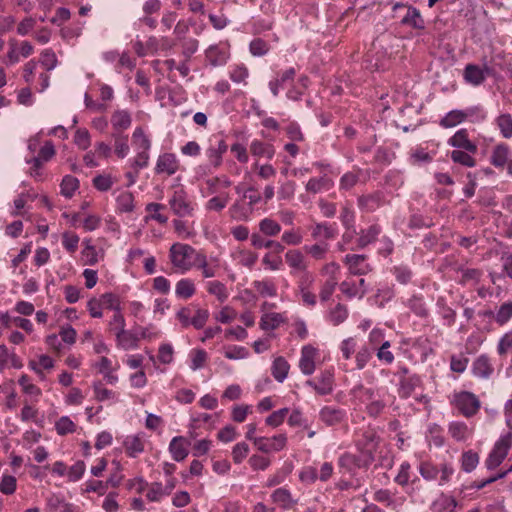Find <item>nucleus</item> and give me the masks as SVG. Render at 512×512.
Here are the masks:
<instances>
[{"instance_id":"1","label":"nucleus","mask_w":512,"mask_h":512,"mask_svg":"<svg viewBox=\"0 0 512 512\" xmlns=\"http://www.w3.org/2000/svg\"><path fill=\"white\" fill-rule=\"evenodd\" d=\"M196 254H200V252L183 243H174L169 249L171 264L182 273L189 271L194 266Z\"/></svg>"},{"instance_id":"2","label":"nucleus","mask_w":512,"mask_h":512,"mask_svg":"<svg viewBox=\"0 0 512 512\" xmlns=\"http://www.w3.org/2000/svg\"><path fill=\"white\" fill-rule=\"evenodd\" d=\"M33 53L34 47L30 42L10 38L8 41L7 52L2 59V62L7 67L13 66L19 63L22 57L28 58Z\"/></svg>"},{"instance_id":"3","label":"nucleus","mask_w":512,"mask_h":512,"mask_svg":"<svg viewBox=\"0 0 512 512\" xmlns=\"http://www.w3.org/2000/svg\"><path fill=\"white\" fill-rule=\"evenodd\" d=\"M243 198L248 200L247 208L243 204H241L239 201H236L230 207V210H229L231 216L237 220L248 219L254 209V206L256 204H258L261 200L260 194L252 186L248 187L246 190H244Z\"/></svg>"},{"instance_id":"4","label":"nucleus","mask_w":512,"mask_h":512,"mask_svg":"<svg viewBox=\"0 0 512 512\" xmlns=\"http://www.w3.org/2000/svg\"><path fill=\"white\" fill-rule=\"evenodd\" d=\"M379 445V437L373 429H367L362 432L360 438L356 441V446L364 457V463L371 464L374 460V453Z\"/></svg>"},{"instance_id":"5","label":"nucleus","mask_w":512,"mask_h":512,"mask_svg":"<svg viewBox=\"0 0 512 512\" xmlns=\"http://www.w3.org/2000/svg\"><path fill=\"white\" fill-rule=\"evenodd\" d=\"M315 276L306 270L300 273L297 280V290L304 305L314 307L317 304L316 294L313 292Z\"/></svg>"},{"instance_id":"6","label":"nucleus","mask_w":512,"mask_h":512,"mask_svg":"<svg viewBox=\"0 0 512 512\" xmlns=\"http://www.w3.org/2000/svg\"><path fill=\"white\" fill-rule=\"evenodd\" d=\"M169 207L174 215L183 218L193 215L194 208L188 199L186 191L180 187L173 191L168 200Z\"/></svg>"},{"instance_id":"7","label":"nucleus","mask_w":512,"mask_h":512,"mask_svg":"<svg viewBox=\"0 0 512 512\" xmlns=\"http://www.w3.org/2000/svg\"><path fill=\"white\" fill-rule=\"evenodd\" d=\"M512 445V432H508L501 436L495 443L493 450L490 452L486 459V467L489 470L498 467L508 454V451Z\"/></svg>"},{"instance_id":"8","label":"nucleus","mask_w":512,"mask_h":512,"mask_svg":"<svg viewBox=\"0 0 512 512\" xmlns=\"http://www.w3.org/2000/svg\"><path fill=\"white\" fill-rule=\"evenodd\" d=\"M287 437L285 434H278L273 437H259L254 439L255 447L263 453H273L285 448Z\"/></svg>"},{"instance_id":"9","label":"nucleus","mask_w":512,"mask_h":512,"mask_svg":"<svg viewBox=\"0 0 512 512\" xmlns=\"http://www.w3.org/2000/svg\"><path fill=\"white\" fill-rule=\"evenodd\" d=\"M455 405L466 417L476 414L480 408L479 400L470 392H461L457 394L455 396Z\"/></svg>"},{"instance_id":"10","label":"nucleus","mask_w":512,"mask_h":512,"mask_svg":"<svg viewBox=\"0 0 512 512\" xmlns=\"http://www.w3.org/2000/svg\"><path fill=\"white\" fill-rule=\"evenodd\" d=\"M193 267L200 269L204 278H212L216 276L220 268V262L217 257H211L208 260L206 255L200 252V254H196Z\"/></svg>"},{"instance_id":"11","label":"nucleus","mask_w":512,"mask_h":512,"mask_svg":"<svg viewBox=\"0 0 512 512\" xmlns=\"http://www.w3.org/2000/svg\"><path fill=\"white\" fill-rule=\"evenodd\" d=\"M318 356V350L312 345H305L301 350V357L299 360V368L305 375H311L315 371V360Z\"/></svg>"},{"instance_id":"12","label":"nucleus","mask_w":512,"mask_h":512,"mask_svg":"<svg viewBox=\"0 0 512 512\" xmlns=\"http://www.w3.org/2000/svg\"><path fill=\"white\" fill-rule=\"evenodd\" d=\"M398 9H406V14L401 19V23L403 25L412 27L414 29H419V30L424 29V27H425L424 19L422 18L419 10H417L416 8H414L412 6L406 7L405 5L399 4V3L395 4V6H394V10H398Z\"/></svg>"},{"instance_id":"13","label":"nucleus","mask_w":512,"mask_h":512,"mask_svg":"<svg viewBox=\"0 0 512 512\" xmlns=\"http://www.w3.org/2000/svg\"><path fill=\"white\" fill-rule=\"evenodd\" d=\"M448 144L457 148L456 150H465L472 154H475L478 150L477 145L469 139L468 131L466 129L458 130L448 139Z\"/></svg>"},{"instance_id":"14","label":"nucleus","mask_w":512,"mask_h":512,"mask_svg":"<svg viewBox=\"0 0 512 512\" xmlns=\"http://www.w3.org/2000/svg\"><path fill=\"white\" fill-rule=\"evenodd\" d=\"M179 168V162L172 153H164L157 159L155 171L157 174H166L171 176L176 173Z\"/></svg>"},{"instance_id":"15","label":"nucleus","mask_w":512,"mask_h":512,"mask_svg":"<svg viewBox=\"0 0 512 512\" xmlns=\"http://www.w3.org/2000/svg\"><path fill=\"white\" fill-rule=\"evenodd\" d=\"M366 257L358 254H348L345 256V263L353 275H365L372 270L370 264L365 263Z\"/></svg>"},{"instance_id":"16","label":"nucleus","mask_w":512,"mask_h":512,"mask_svg":"<svg viewBox=\"0 0 512 512\" xmlns=\"http://www.w3.org/2000/svg\"><path fill=\"white\" fill-rule=\"evenodd\" d=\"M319 417L327 426H334L340 424L345 419L346 412L333 406H324L320 410Z\"/></svg>"},{"instance_id":"17","label":"nucleus","mask_w":512,"mask_h":512,"mask_svg":"<svg viewBox=\"0 0 512 512\" xmlns=\"http://www.w3.org/2000/svg\"><path fill=\"white\" fill-rule=\"evenodd\" d=\"M306 384L315 389L319 395H328L333 390V374L324 371L320 374L317 381L308 380Z\"/></svg>"},{"instance_id":"18","label":"nucleus","mask_w":512,"mask_h":512,"mask_svg":"<svg viewBox=\"0 0 512 512\" xmlns=\"http://www.w3.org/2000/svg\"><path fill=\"white\" fill-rule=\"evenodd\" d=\"M190 441L183 436L174 437L169 444V451L172 458L177 461H183L189 454L188 446Z\"/></svg>"},{"instance_id":"19","label":"nucleus","mask_w":512,"mask_h":512,"mask_svg":"<svg viewBox=\"0 0 512 512\" xmlns=\"http://www.w3.org/2000/svg\"><path fill=\"white\" fill-rule=\"evenodd\" d=\"M285 261L294 271L301 273L307 270V261L300 250H288L285 254Z\"/></svg>"},{"instance_id":"20","label":"nucleus","mask_w":512,"mask_h":512,"mask_svg":"<svg viewBox=\"0 0 512 512\" xmlns=\"http://www.w3.org/2000/svg\"><path fill=\"white\" fill-rule=\"evenodd\" d=\"M132 123V117L127 110H116L111 116L113 129L119 134L127 130Z\"/></svg>"},{"instance_id":"21","label":"nucleus","mask_w":512,"mask_h":512,"mask_svg":"<svg viewBox=\"0 0 512 512\" xmlns=\"http://www.w3.org/2000/svg\"><path fill=\"white\" fill-rule=\"evenodd\" d=\"M296 71L294 68H289L282 73H278L277 77L269 82V88L274 96H278L279 91L283 86L294 80Z\"/></svg>"},{"instance_id":"22","label":"nucleus","mask_w":512,"mask_h":512,"mask_svg":"<svg viewBox=\"0 0 512 512\" xmlns=\"http://www.w3.org/2000/svg\"><path fill=\"white\" fill-rule=\"evenodd\" d=\"M272 501L278 504L282 509H291L297 504V500L292 497L291 492L285 488L276 489L271 495Z\"/></svg>"},{"instance_id":"23","label":"nucleus","mask_w":512,"mask_h":512,"mask_svg":"<svg viewBox=\"0 0 512 512\" xmlns=\"http://www.w3.org/2000/svg\"><path fill=\"white\" fill-rule=\"evenodd\" d=\"M250 152L253 156L265 157L266 159L271 160L275 155V148L272 144L254 140L250 144Z\"/></svg>"},{"instance_id":"24","label":"nucleus","mask_w":512,"mask_h":512,"mask_svg":"<svg viewBox=\"0 0 512 512\" xmlns=\"http://www.w3.org/2000/svg\"><path fill=\"white\" fill-rule=\"evenodd\" d=\"M124 447L126 453L135 458L144 451V441L139 435H130L124 440Z\"/></svg>"},{"instance_id":"25","label":"nucleus","mask_w":512,"mask_h":512,"mask_svg":"<svg viewBox=\"0 0 512 512\" xmlns=\"http://www.w3.org/2000/svg\"><path fill=\"white\" fill-rule=\"evenodd\" d=\"M195 292V283L189 278H183L175 285V295L180 299H189L195 294Z\"/></svg>"},{"instance_id":"26","label":"nucleus","mask_w":512,"mask_h":512,"mask_svg":"<svg viewBox=\"0 0 512 512\" xmlns=\"http://www.w3.org/2000/svg\"><path fill=\"white\" fill-rule=\"evenodd\" d=\"M464 79L472 85H480L485 80L484 69L478 65L468 64L464 70Z\"/></svg>"},{"instance_id":"27","label":"nucleus","mask_w":512,"mask_h":512,"mask_svg":"<svg viewBox=\"0 0 512 512\" xmlns=\"http://www.w3.org/2000/svg\"><path fill=\"white\" fill-rule=\"evenodd\" d=\"M284 322H286V317L283 313L272 312L261 317L260 326L263 330H274Z\"/></svg>"},{"instance_id":"28","label":"nucleus","mask_w":512,"mask_h":512,"mask_svg":"<svg viewBox=\"0 0 512 512\" xmlns=\"http://www.w3.org/2000/svg\"><path fill=\"white\" fill-rule=\"evenodd\" d=\"M474 375L481 378H489L493 373V367L487 356L478 357L473 363Z\"/></svg>"},{"instance_id":"29","label":"nucleus","mask_w":512,"mask_h":512,"mask_svg":"<svg viewBox=\"0 0 512 512\" xmlns=\"http://www.w3.org/2000/svg\"><path fill=\"white\" fill-rule=\"evenodd\" d=\"M509 147L506 144H498L494 147L490 162L497 168H502L508 163Z\"/></svg>"},{"instance_id":"30","label":"nucleus","mask_w":512,"mask_h":512,"mask_svg":"<svg viewBox=\"0 0 512 512\" xmlns=\"http://www.w3.org/2000/svg\"><path fill=\"white\" fill-rule=\"evenodd\" d=\"M229 200L230 196L227 192L215 195L205 203V210L207 212H221L226 208Z\"/></svg>"},{"instance_id":"31","label":"nucleus","mask_w":512,"mask_h":512,"mask_svg":"<svg viewBox=\"0 0 512 512\" xmlns=\"http://www.w3.org/2000/svg\"><path fill=\"white\" fill-rule=\"evenodd\" d=\"M290 365L284 357H277L273 361L271 372L278 382H283L288 375Z\"/></svg>"},{"instance_id":"32","label":"nucleus","mask_w":512,"mask_h":512,"mask_svg":"<svg viewBox=\"0 0 512 512\" xmlns=\"http://www.w3.org/2000/svg\"><path fill=\"white\" fill-rule=\"evenodd\" d=\"M332 186V181L326 177H320V178H311L306 183L305 189L309 193H320L324 190H329Z\"/></svg>"},{"instance_id":"33","label":"nucleus","mask_w":512,"mask_h":512,"mask_svg":"<svg viewBox=\"0 0 512 512\" xmlns=\"http://www.w3.org/2000/svg\"><path fill=\"white\" fill-rule=\"evenodd\" d=\"M132 144L136 151H149L151 142L141 127H137L132 134Z\"/></svg>"},{"instance_id":"34","label":"nucleus","mask_w":512,"mask_h":512,"mask_svg":"<svg viewBox=\"0 0 512 512\" xmlns=\"http://www.w3.org/2000/svg\"><path fill=\"white\" fill-rule=\"evenodd\" d=\"M467 114L462 110L448 112L440 121L443 128H452L465 121Z\"/></svg>"},{"instance_id":"35","label":"nucleus","mask_w":512,"mask_h":512,"mask_svg":"<svg viewBox=\"0 0 512 512\" xmlns=\"http://www.w3.org/2000/svg\"><path fill=\"white\" fill-rule=\"evenodd\" d=\"M336 236L335 230L326 223H318L313 227L312 237L316 240H329Z\"/></svg>"},{"instance_id":"36","label":"nucleus","mask_w":512,"mask_h":512,"mask_svg":"<svg viewBox=\"0 0 512 512\" xmlns=\"http://www.w3.org/2000/svg\"><path fill=\"white\" fill-rule=\"evenodd\" d=\"M339 465L341 467L347 468L348 470H352L354 468H360L363 466H368L369 464L364 463V457H357L350 453H345L339 458Z\"/></svg>"},{"instance_id":"37","label":"nucleus","mask_w":512,"mask_h":512,"mask_svg":"<svg viewBox=\"0 0 512 512\" xmlns=\"http://www.w3.org/2000/svg\"><path fill=\"white\" fill-rule=\"evenodd\" d=\"M380 234V227L377 225H372L366 230H362L361 234L357 240L358 246L364 248L368 244L374 242L378 235Z\"/></svg>"},{"instance_id":"38","label":"nucleus","mask_w":512,"mask_h":512,"mask_svg":"<svg viewBox=\"0 0 512 512\" xmlns=\"http://www.w3.org/2000/svg\"><path fill=\"white\" fill-rule=\"evenodd\" d=\"M472 155V153L465 150H453L450 154L454 163H458L465 167H474L476 165V160Z\"/></svg>"},{"instance_id":"39","label":"nucleus","mask_w":512,"mask_h":512,"mask_svg":"<svg viewBox=\"0 0 512 512\" xmlns=\"http://www.w3.org/2000/svg\"><path fill=\"white\" fill-rule=\"evenodd\" d=\"M117 209L120 212L130 213L134 210V196L131 192L124 191L117 197Z\"/></svg>"},{"instance_id":"40","label":"nucleus","mask_w":512,"mask_h":512,"mask_svg":"<svg viewBox=\"0 0 512 512\" xmlns=\"http://www.w3.org/2000/svg\"><path fill=\"white\" fill-rule=\"evenodd\" d=\"M209 294L214 295L220 302H224L228 298V292L225 285L217 280L209 281L206 284Z\"/></svg>"},{"instance_id":"41","label":"nucleus","mask_w":512,"mask_h":512,"mask_svg":"<svg viewBox=\"0 0 512 512\" xmlns=\"http://www.w3.org/2000/svg\"><path fill=\"white\" fill-rule=\"evenodd\" d=\"M60 187H61V194L63 196H65L66 198H70L73 196L74 192L78 189L79 181L77 178H75L71 175H66L62 179Z\"/></svg>"},{"instance_id":"42","label":"nucleus","mask_w":512,"mask_h":512,"mask_svg":"<svg viewBox=\"0 0 512 512\" xmlns=\"http://www.w3.org/2000/svg\"><path fill=\"white\" fill-rule=\"evenodd\" d=\"M449 433L457 441H464L470 434L467 425L463 422H452L449 425Z\"/></svg>"},{"instance_id":"43","label":"nucleus","mask_w":512,"mask_h":512,"mask_svg":"<svg viewBox=\"0 0 512 512\" xmlns=\"http://www.w3.org/2000/svg\"><path fill=\"white\" fill-rule=\"evenodd\" d=\"M117 343L125 350L137 347L138 337L125 330L116 335Z\"/></svg>"},{"instance_id":"44","label":"nucleus","mask_w":512,"mask_h":512,"mask_svg":"<svg viewBox=\"0 0 512 512\" xmlns=\"http://www.w3.org/2000/svg\"><path fill=\"white\" fill-rule=\"evenodd\" d=\"M340 290L343 294H345L349 298H353V297L362 298L366 294L365 288L358 289V286L356 283L348 281V280L343 281L340 284Z\"/></svg>"},{"instance_id":"45","label":"nucleus","mask_w":512,"mask_h":512,"mask_svg":"<svg viewBox=\"0 0 512 512\" xmlns=\"http://www.w3.org/2000/svg\"><path fill=\"white\" fill-rule=\"evenodd\" d=\"M259 229L266 236H276L280 233L281 226L273 219L264 218L259 223Z\"/></svg>"},{"instance_id":"46","label":"nucleus","mask_w":512,"mask_h":512,"mask_svg":"<svg viewBox=\"0 0 512 512\" xmlns=\"http://www.w3.org/2000/svg\"><path fill=\"white\" fill-rule=\"evenodd\" d=\"M296 191V184L294 181L288 180L280 184L277 194L279 200L290 201Z\"/></svg>"},{"instance_id":"47","label":"nucleus","mask_w":512,"mask_h":512,"mask_svg":"<svg viewBox=\"0 0 512 512\" xmlns=\"http://www.w3.org/2000/svg\"><path fill=\"white\" fill-rule=\"evenodd\" d=\"M338 284L337 277H328L321 285L320 288V299L323 302H326L330 299L334 290Z\"/></svg>"},{"instance_id":"48","label":"nucleus","mask_w":512,"mask_h":512,"mask_svg":"<svg viewBox=\"0 0 512 512\" xmlns=\"http://www.w3.org/2000/svg\"><path fill=\"white\" fill-rule=\"evenodd\" d=\"M419 473L425 480L433 481L437 479L439 468L429 461H424L419 466Z\"/></svg>"},{"instance_id":"49","label":"nucleus","mask_w":512,"mask_h":512,"mask_svg":"<svg viewBox=\"0 0 512 512\" xmlns=\"http://www.w3.org/2000/svg\"><path fill=\"white\" fill-rule=\"evenodd\" d=\"M497 125L504 138L512 137V117L510 114H502L497 118Z\"/></svg>"},{"instance_id":"50","label":"nucleus","mask_w":512,"mask_h":512,"mask_svg":"<svg viewBox=\"0 0 512 512\" xmlns=\"http://www.w3.org/2000/svg\"><path fill=\"white\" fill-rule=\"evenodd\" d=\"M348 316L347 308L342 304H337L329 313V320L333 325H339L346 320Z\"/></svg>"},{"instance_id":"51","label":"nucleus","mask_w":512,"mask_h":512,"mask_svg":"<svg viewBox=\"0 0 512 512\" xmlns=\"http://www.w3.org/2000/svg\"><path fill=\"white\" fill-rule=\"evenodd\" d=\"M209 318V312L206 309L196 308L191 318V326L195 329H202Z\"/></svg>"},{"instance_id":"52","label":"nucleus","mask_w":512,"mask_h":512,"mask_svg":"<svg viewBox=\"0 0 512 512\" xmlns=\"http://www.w3.org/2000/svg\"><path fill=\"white\" fill-rule=\"evenodd\" d=\"M256 291L262 296L274 297L276 296V287L270 280L256 281L254 283Z\"/></svg>"},{"instance_id":"53","label":"nucleus","mask_w":512,"mask_h":512,"mask_svg":"<svg viewBox=\"0 0 512 512\" xmlns=\"http://www.w3.org/2000/svg\"><path fill=\"white\" fill-rule=\"evenodd\" d=\"M40 63L47 71L53 70L57 66V57L51 49H46L41 53Z\"/></svg>"},{"instance_id":"54","label":"nucleus","mask_w":512,"mask_h":512,"mask_svg":"<svg viewBox=\"0 0 512 512\" xmlns=\"http://www.w3.org/2000/svg\"><path fill=\"white\" fill-rule=\"evenodd\" d=\"M479 462V456L472 451L465 452L462 455V469L466 472H471L476 468Z\"/></svg>"},{"instance_id":"55","label":"nucleus","mask_w":512,"mask_h":512,"mask_svg":"<svg viewBox=\"0 0 512 512\" xmlns=\"http://www.w3.org/2000/svg\"><path fill=\"white\" fill-rule=\"evenodd\" d=\"M102 307L115 312L120 311V302L118 297L113 293H105L99 298Z\"/></svg>"},{"instance_id":"56","label":"nucleus","mask_w":512,"mask_h":512,"mask_svg":"<svg viewBox=\"0 0 512 512\" xmlns=\"http://www.w3.org/2000/svg\"><path fill=\"white\" fill-rule=\"evenodd\" d=\"M234 258L243 266L252 267L257 261V255L251 251L240 250Z\"/></svg>"},{"instance_id":"57","label":"nucleus","mask_w":512,"mask_h":512,"mask_svg":"<svg viewBox=\"0 0 512 512\" xmlns=\"http://www.w3.org/2000/svg\"><path fill=\"white\" fill-rule=\"evenodd\" d=\"M236 316V311L230 306H225L218 313L214 314L215 320L223 324L231 323Z\"/></svg>"},{"instance_id":"58","label":"nucleus","mask_w":512,"mask_h":512,"mask_svg":"<svg viewBox=\"0 0 512 512\" xmlns=\"http://www.w3.org/2000/svg\"><path fill=\"white\" fill-rule=\"evenodd\" d=\"M115 143H114V151L115 154L119 158H125L129 153V145L127 141V137H122L120 135H114Z\"/></svg>"},{"instance_id":"59","label":"nucleus","mask_w":512,"mask_h":512,"mask_svg":"<svg viewBox=\"0 0 512 512\" xmlns=\"http://www.w3.org/2000/svg\"><path fill=\"white\" fill-rule=\"evenodd\" d=\"M55 428L59 435H65L74 432L75 424L69 417L63 416L56 422Z\"/></svg>"},{"instance_id":"60","label":"nucleus","mask_w":512,"mask_h":512,"mask_svg":"<svg viewBox=\"0 0 512 512\" xmlns=\"http://www.w3.org/2000/svg\"><path fill=\"white\" fill-rule=\"evenodd\" d=\"M249 446L245 442L237 443L232 449V458L236 464H240L248 455Z\"/></svg>"},{"instance_id":"61","label":"nucleus","mask_w":512,"mask_h":512,"mask_svg":"<svg viewBox=\"0 0 512 512\" xmlns=\"http://www.w3.org/2000/svg\"><path fill=\"white\" fill-rule=\"evenodd\" d=\"M18 382L24 393L34 397H39L41 395V390L30 382L27 375H22Z\"/></svg>"},{"instance_id":"62","label":"nucleus","mask_w":512,"mask_h":512,"mask_svg":"<svg viewBox=\"0 0 512 512\" xmlns=\"http://www.w3.org/2000/svg\"><path fill=\"white\" fill-rule=\"evenodd\" d=\"M289 410L288 408H282L280 410L274 411L266 418V424L271 427H278L281 425L286 418Z\"/></svg>"},{"instance_id":"63","label":"nucleus","mask_w":512,"mask_h":512,"mask_svg":"<svg viewBox=\"0 0 512 512\" xmlns=\"http://www.w3.org/2000/svg\"><path fill=\"white\" fill-rule=\"evenodd\" d=\"M304 249L314 259L321 260L325 257V254L328 251V245L319 243L310 246H305Z\"/></svg>"},{"instance_id":"64","label":"nucleus","mask_w":512,"mask_h":512,"mask_svg":"<svg viewBox=\"0 0 512 512\" xmlns=\"http://www.w3.org/2000/svg\"><path fill=\"white\" fill-rule=\"evenodd\" d=\"M79 243V237L70 232H65L62 236V244L65 247V249L70 252L74 253L78 248Z\"/></svg>"}]
</instances>
